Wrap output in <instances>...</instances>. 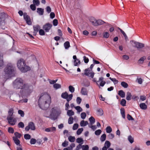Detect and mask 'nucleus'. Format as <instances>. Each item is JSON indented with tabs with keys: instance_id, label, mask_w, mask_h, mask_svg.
<instances>
[{
	"instance_id": "nucleus-61",
	"label": "nucleus",
	"mask_w": 150,
	"mask_h": 150,
	"mask_svg": "<svg viewBox=\"0 0 150 150\" xmlns=\"http://www.w3.org/2000/svg\"><path fill=\"white\" fill-rule=\"evenodd\" d=\"M101 131L100 129H98L95 131V134L97 135H99L101 133Z\"/></svg>"
},
{
	"instance_id": "nucleus-28",
	"label": "nucleus",
	"mask_w": 150,
	"mask_h": 150,
	"mask_svg": "<svg viewBox=\"0 0 150 150\" xmlns=\"http://www.w3.org/2000/svg\"><path fill=\"white\" fill-rule=\"evenodd\" d=\"M132 96V95L131 93L129 92H127L126 96V99L128 100H130L131 99Z\"/></svg>"
},
{
	"instance_id": "nucleus-24",
	"label": "nucleus",
	"mask_w": 150,
	"mask_h": 150,
	"mask_svg": "<svg viewBox=\"0 0 150 150\" xmlns=\"http://www.w3.org/2000/svg\"><path fill=\"white\" fill-rule=\"evenodd\" d=\"M67 115L70 117H71V116L74 115V112L72 110H69L67 111Z\"/></svg>"
},
{
	"instance_id": "nucleus-6",
	"label": "nucleus",
	"mask_w": 150,
	"mask_h": 150,
	"mask_svg": "<svg viewBox=\"0 0 150 150\" xmlns=\"http://www.w3.org/2000/svg\"><path fill=\"white\" fill-rule=\"evenodd\" d=\"M7 17V15L4 13L0 14V25L1 28L4 30L5 29V27L4 26L5 24L4 21Z\"/></svg>"
},
{
	"instance_id": "nucleus-48",
	"label": "nucleus",
	"mask_w": 150,
	"mask_h": 150,
	"mask_svg": "<svg viewBox=\"0 0 150 150\" xmlns=\"http://www.w3.org/2000/svg\"><path fill=\"white\" fill-rule=\"evenodd\" d=\"M83 130V128H81L79 129L76 132V134L77 135H80L82 132Z\"/></svg>"
},
{
	"instance_id": "nucleus-21",
	"label": "nucleus",
	"mask_w": 150,
	"mask_h": 150,
	"mask_svg": "<svg viewBox=\"0 0 150 150\" xmlns=\"http://www.w3.org/2000/svg\"><path fill=\"white\" fill-rule=\"evenodd\" d=\"M13 139L16 145H19V146H20V141L17 138H14V137H13Z\"/></svg>"
},
{
	"instance_id": "nucleus-36",
	"label": "nucleus",
	"mask_w": 150,
	"mask_h": 150,
	"mask_svg": "<svg viewBox=\"0 0 150 150\" xmlns=\"http://www.w3.org/2000/svg\"><path fill=\"white\" fill-rule=\"evenodd\" d=\"M106 135L105 134H103L100 137V139L102 142H103L106 139Z\"/></svg>"
},
{
	"instance_id": "nucleus-46",
	"label": "nucleus",
	"mask_w": 150,
	"mask_h": 150,
	"mask_svg": "<svg viewBox=\"0 0 150 150\" xmlns=\"http://www.w3.org/2000/svg\"><path fill=\"white\" fill-rule=\"evenodd\" d=\"M106 131L108 133H110L112 131V129L110 126H108L106 128Z\"/></svg>"
},
{
	"instance_id": "nucleus-49",
	"label": "nucleus",
	"mask_w": 150,
	"mask_h": 150,
	"mask_svg": "<svg viewBox=\"0 0 150 150\" xmlns=\"http://www.w3.org/2000/svg\"><path fill=\"white\" fill-rule=\"evenodd\" d=\"M75 144L74 143H71L68 148L69 150H72L73 148L75 147Z\"/></svg>"
},
{
	"instance_id": "nucleus-2",
	"label": "nucleus",
	"mask_w": 150,
	"mask_h": 150,
	"mask_svg": "<svg viewBox=\"0 0 150 150\" xmlns=\"http://www.w3.org/2000/svg\"><path fill=\"white\" fill-rule=\"evenodd\" d=\"M51 100L50 96L46 92L41 93L39 96L38 100V105L40 108L42 107L46 108V105L49 103Z\"/></svg>"
},
{
	"instance_id": "nucleus-25",
	"label": "nucleus",
	"mask_w": 150,
	"mask_h": 150,
	"mask_svg": "<svg viewBox=\"0 0 150 150\" xmlns=\"http://www.w3.org/2000/svg\"><path fill=\"white\" fill-rule=\"evenodd\" d=\"M97 114L99 116H101L103 114V110L101 108H99L97 110Z\"/></svg>"
},
{
	"instance_id": "nucleus-58",
	"label": "nucleus",
	"mask_w": 150,
	"mask_h": 150,
	"mask_svg": "<svg viewBox=\"0 0 150 150\" xmlns=\"http://www.w3.org/2000/svg\"><path fill=\"white\" fill-rule=\"evenodd\" d=\"M109 26L110 27V28H109V31L110 34H111L114 31V28L113 27L111 26V25L109 24Z\"/></svg>"
},
{
	"instance_id": "nucleus-55",
	"label": "nucleus",
	"mask_w": 150,
	"mask_h": 150,
	"mask_svg": "<svg viewBox=\"0 0 150 150\" xmlns=\"http://www.w3.org/2000/svg\"><path fill=\"white\" fill-rule=\"evenodd\" d=\"M75 108L79 112H81L83 110L82 108L80 106L75 107Z\"/></svg>"
},
{
	"instance_id": "nucleus-32",
	"label": "nucleus",
	"mask_w": 150,
	"mask_h": 150,
	"mask_svg": "<svg viewBox=\"0 0 150 150\" xmlns=\"http://www.w3.org/2000/svg\"><path fill=\"white\" fill-rule=\"evenodd\" d=\"M76 142L79 143H81L80 144H82L83 143V139L81 138H78L76 139Z\"/></svg>"
},
{
	"instance_id": "nucleus-43",
	"label": "nucleus",
	"mask_w": 150,
	"mask_h": 150,
	"mask_svg": "<svg viewBox=\"0 0 150 150\" xmlns=\"http://www.w3.org/2000/svg\"><path fill=\"white\" fill-rule=\"evenodd\" d=\"M33 4L36 6H39L40 4V2L39 0H33Z\"/></svg>"
},
{
	"instance_id": "nucleus-39",
	"label": "nucleus",
	"mask_w": 150,
	"mask_h": 150,
	"mask_svg": "<svg viewBox=\"0 0 150 150\" xmlns=\"http://www.w3.org/2000/svg\"><path fill=\"white\" fill-rule=\"evenodd\" d=\"M121 85L125 88H127L128 86V84L124 81L121 82Z\"/></svg>"
},
{
	"instance_id": "nucleus-42",
	"label": "nucleus",
	"mask_w": 150,
	"mask_h": 150,
	"mask_svg": "<svg viewBox=\"0 0 150 150\" xmlns=\"http://www.w3.org/2000/svg\"><path fill=\"white\" fill-rule=\"evenodd\" d=\"M128 139L129 142L131 144L134 141V138L132 137L131 135L128 136Z\"/></svg>"
},
{
	"instance_id": "nucleus-17",
	"label": "nucleus",
	"mask_w": 150,
	"mask_h": 150,
	"mask_svg": "<svg viewBox=\"0 0 150 150\" xmlns=\"http://www.w3.org/2000/svg\"><path fill=\"white\" fill-rule=\"evenodd\" d=\"M37 12L40 15H42L44 13V9L41 8H37Z\"/></svg>"
},
{
	"instance_id": "nucleus-11",
	"label": "nucleus",
	"mask_w": 150,
	"mask_h": 150,
	"mask_svg": "<svg viewBox=\"0 0 150 150\" xmlns=\"http://www.w3.org/2000/svg\"><path fill=\"white\" fill-rule=\"evenodd\" d=\"M73 58L74 59V66H77L81 64L80 60L79 59H77L76 55H74Z\"/></svg>"
},
{
	"instance_id": "nucleus-18",
	"label": "nucleus",
	"mask_w": 150,
	"mask_h": 150,
	"mask_svg": "<svg viewBox=\"0 0 150 150\" xmlns=\"http://www.w3.org/2000/svg\"><path fill=\"white\" fill-rule=\"evenodd\" d=\"M118 95L122 98H124L125 96V93L122 90L118 91Z\"/></svg>"
},
{
	"instance_id": "nucleus-3",
	"label": "nucleus",
	"mask_w": 150,
	"mask_h": 150,
	"mask_svg": "<svg viewBox=\"0 0 150 150\" xmlns=\"http://www.w3.org/2000/svg\"><path fill=\"white\" fill-rule=\"evenodd\" d=\"M17 64L18 67L22 72L25 73L30 70V67L26 65L25 61L22 58L18 60Z\"/></svg>"
},
{
	"instance_id": "nucleus-31",
	"label": "nucleus",
	"mask_w": 150,
	"mask_h": 150,
	"mask_svg": "<svg viewBox=\"0 0 150 150\" xmlns=\"http://www.w3.org/2000/svg\"><path fill=\"white\" fill-rule=\"evenodd\" d=\"M64 46L66 49H68L70 47V43L69 41H66L64 44Z\"/></svg>"
},
{
	"instance_id": "nucleus-23",
	"label": "nucleus",
	"mask_w": 150,
	"mask_h": 150,
	"mask_svg": "<svg viewBox=\"0 0 150 150\" xmlns=\"http://www.w3.org/2000/svg\"><path fill=\"white\" fill-rule=\"evenodd\" d=\"M3 65V55L2 54L0 53V67H2Z\"/></svg>"
},
{
	"instance_id": "nucleus-20",
	"label": "nucleus",
	"mask_w": 150,
	"mask_h": 150,
	"mask_svg": "<svg viewBox=\"0 0 150 150\" xmlns=\"http://www.w3.org/2000/svg\"><path fill=\"white\" fill-rule=\"evenodd\" d=\"M69 95L67 92L63 93L61 95V97L64 99L67 98L69 97Z\"/></svg>"
},
{
	"instance_id": "nucleus-44",
	"label": "nucleus",
	"mask_w": 150,
	"mask_h": 150,
	"mask_svg": "<svg viewBox=\"0 0 150 150\" xmlns=\"http://www.w3.org/2000/svg\"><path fill=\"white\" fill-rule=\"evenodd\" d=\"M110 146V143L108 141H106L104 144V146L107 147V148H109Z\"/></svg>"
},
{
	"instance_id": "nucleus-52",
	"label": "nucleus",
	"mask_w": 150,
	"mask_h": 150,
	"mask_svg": "<svg viewBox=\"0 0 150 150\" xmlns=\"http://www.w3.org/2000/svg\"><path fill=\"white\" fill-rule=\"evenodd\" d=\"M74 119L72 117H70L68 119V123L72 124L73 123Z\"/></svg>"
},
{
	"instance_id": "nucleus-27",
	"label": "nucleus",
	"mask_w": 150,
	"mask_h": 150,
	"mask_svg": "<svg viewBox=\"0 0 150 150\" xmlns=\"http://www.w3.org/2000/svg\"><path fill=\"white\" fill-rule=\"evenodd\" d=\"M117 28L118 30H119L120 31V32H121V34L123 35V36L124 38H127V36L126 33L124 31H123L122 29H121L119 27H118Z\"/></svg>"
},
{
	"instance_id": "nucleus-41",
	"label": "nucleus",
	"mask_w": 150,
	"mask_h": 150,
	"mask_svg": "<svg viewBox=\"0 0 150 150\" xmlns=\"http://www.w3.org/2000/svg\"><path fill=\"white\" fill-rule=\"evenodd\" d=\"M14 135L15 136L14 138H17V139L20 138L21 136V134L17 132H15Z\"/></svg>"
},
{
	"instance_id": "nucleus-56",
	"label": "nucleus",
	"mask_w": 150,
	"mask_h": 150,
	"mask_svg": "<svg viewBox=\"0 0 150 150\" xmlns=\"http://www.w3.org/2000/svg\"><path fill=\"white\" fill-rule=\"evenodd\" d=\"M68 145V142L66 140L63 142L62 144V146L64 147L67 146Z\"/></svg>"
},
{
	"instance_id": "nucleus-57",
	"label": "nucleus",
	"mask_w": 150,
	"mask_h": 150,
	"mask_svg": "<svg viewBox=\"0 0 150 150\" xmlns=\"http://www.w3.org/2000/svg\"><path fill=\"white\" fill-rule=\"evenodd\" d=\"M18 127L19 128H23L24 127V123L22 122H20L18 124Z\"/></svg>"
},
{
	"instance_id": "nucleus-13",
	"label": "nucleus",
	"mask_w": 150,
	"mask_h": 150,
	"mask_svg": "<svg viewBox=\"0 0 150 150\" xmlns=\"http://www.w3.org/2000/svg\"><path fill=\"white\" fill-rule=\"evenodd\" d=\"M94 65V64H91V65L90 67V69H91L90 70H89V68H88L85 69L84 70V71L85 72L84 74L86 76H88L89 75V72H87V71H92V69L93 68V67Z\"/></svg>"
},
{
	"instance_id": "nucleus-50",
	"label": "nucleus",
	"mask_w": 150,
	"mask_h": 150,
	"mask_svg": "<svg viewBox=\"0 0 150 150\" xmlns=\"http://www.w3.org/2000/svg\"><path fill=\"white\" fill-rule=\"evenodd\" d=\"M24 138L26 139H30L31 136L29 134H25L24 135Z\"/></svg>"
},
{
	"instance_id": "nucleus-40",
	"label": "nucleus",
	"mask_w": 150,
	"mask_h": 150,
	"mask_svg": "<svg viewBox=\"0 0 150 150\" xmlns=\"http://www.w3.org/2000/svg\"><path fill=\"white\" fill-rule=\"evenodd\" d=\"M145 59L146 57L144 56L138 60L139 63L140 64H143L144 60Z\"/></svg>"
},
{
	"instance_id": "nucleus-53",
	"label": "nucleus",
	"mask_w": 150,
	"mask_h": 150,
	"mask_svg": "<svg viewBox=\"0 0 150 150\" xmlns=\"http://www.w3.org/2000/svg\"><path fill=\"white\" fill-rule=\"evenodd\" d=\"M82 148L83 150H88L89 147L88 145H83L82 146Z\"/></svg>"
},
{
	"instance_id": "nucleus-51",
	"label": "nucleus",
	"mask_w": 150,
	"mask_h": 150,
	"mask_svg": "<svg viewBox=\"0 0 150 150\" xmlns=\"http://www.w3.org/2000/svg\"><path fill=\"white\" fill-rule=\"evenodd\" d=\"M18 113L22 117H23L24 115V113L23 111L21 110H19L18 111Z\"/></svg>"
},
{
	"instance_id": "nucleus-54",
	"label": "nucleus",
	"mask_w": 150,
	"mask_h": 150,
	"mask_svg": "<svg viewBox=\"0 0 150 150\" xmlns=\"http://www.w3.org/2000/svg\"><path fill=\"white\" fill-rule=\"evenodd\" d=\"M81 116L82 119H84L86 116V114L85 112H83L81 113Z\"/></svg>"
},
{
	"instance_id": "nucleus-34",
	"label": "nucleus",
	"mask_w": 150,
	"mask_h": 150,
	"mask_svg": "<svg viewBox=\"0 0 150 150\" xmlns=\"http://www.w3.org/2000/svg\"><path fill=\"white\" fill-rule=\"evenodd\" d=\"M72 97L73 95L72 94L69 95V97L67 98L66 99L67 101L66 103L69 104V101L72 99Z\"/></svg>"
},
{
	"instance_id": "nucleus-15",
	"label": "nucleus",
	"mask_w": 150,
	"mask_h": 150,
	"mask_svg": "<svg viewBox=\"0 0 150 150\" xmlns=\"http://www.w3.org/2000/svg\"><path fill=\"white\" fill-rule=\"evenodd\" d=\"M28 124L30 129L33 130H35V126L34 123L33 122H30L28 123Z\"/></svg>"
},
{
	"instance_id": "nucleus-47",
	"label": "nucleus",
	"mask_w": 150,
	"mask_h": 150,
	"mask_svg": "<svg viewBox=\"0 0 150 150\" xmlns=\"http://www.w3.org/2000/svg\"><path fill=\"white\" fill-rule=\"evenodd\" d=\"M110 79L115 84H117L118 82V80L115 78H112L111 77H110Z\"/></svg>"
},
{
	"instance_id": "nucleus-60",
	"label": "nucleus",
	"mask_w": 150,
	"mask_h": 150,
	"mask_svg": "<svg viewBox=\"0 0 150 150\" xmlns=\"http://www.w3.org/2000/svg\"><path fill=\"white\" fill-rule=\"evenodd\" d=\"M79 125L77 123L74 124L73 127V129L74 130L76 129L78 127Z\"/></svg>"
},
{
	"instance_id": "nucleus-30",
	"label": "nucleus",
	"mask_w": 150,
	"mask_h": 150,
	"mask_svg": "<svg viewBox=\"0 0 150 150\" xmlns=\"http://www.w3.org/2000/svg\"><path fill=\"white\" fill-rule=\"evenodd\" d=\"M120 112L122 117L125 119V110L123 108H121L120 109Z\"/></svg>"
},
{
	"instance_id": "nucleus-37",
	"label": "nucleus",
	"mask_w": 150,
	"mask_h": 150,
	"mask_svg": "<svg viewBox=\"0 0 150 150\" xmlns=\"http://www.w3.org/2000/svg\"><path fill=\"white\" fill-rule=\"evenodd\" d=\"M126 101L125 99H122L120 101V104L123 106H125L126 105Z\"/></svg>"
},
{
	"instance_id": "nucleus-26",
	"label": "nucleus",
	"mask_w": 150,
	"mask_h": 150,
	"mask_svg": "<svg viewBox=\"0 0 150 150\" xmlns=\"http://www.w3.org/2000/svg\"><path fill=\"white\" fill-rule=\"evenodd\" d=\"M88 124V122L87 121H85L84 120L81 121L80 123L81 126H85Z\"/></svg>"
},
{
	"instance_id": "nucleus-14",
	"label": "nucleus",
	"mask_w": 150,
	"mask_h": 150,
	"mask_svg": "<svg viewBox=\"0 0 150 150\" xmlns=\"http://www.w3.org/2000/svg\"><path fill=\"white\" fill-rule=\"evenodd\" d=\"M13 108H11L8 111V115L7 116V118H8L12 117L13 115Z\"/></svg>"
},
{
	"instance_id": "nucleus-8",
	"label": "nucleus",
	"mask_w": 150,
	"mask_h": 150,
	"mask_svg": "<svg viewBox=\"0 0 150 150\" xmlns=\"http://www.w3.org/2000/svg\"><path fill=\"white\" fill-rule=\"evenodd\" d=\"M23 18L24 20L26 21L28 25H31L32 22L30 21V17L26 13H24Z\"/></svg>"
},
{
	"instance_id": "nucleus-62",
	"label": "nucleus",
	"mask_w": 150,
	"mask_h": 150,
	"mask_svg": "<svg viewBox=\"0 0 150 150\" xmlns=\"http://www.w3.org/2000/svg\"><path fill=\"white\" fill-rule=\"evenodd\" d=\"M30 8L33 11H35L36 9L35 5L34 4H32L30 5Z\"/></svg>"
},
{
	"instance_id": "nucleus-19",
	"label": "nucleus",
	"mask_w": 150,
	"mask_h": 150,
	"mask_svg": "<svg viewBox=\"0 0 150 150\" xmlns=\"http://www.w3.org/2000/svg\"><path fill=\"white\" fill-rule=\"evenodd\" d=\"M33 29L34 30V33H36L38 32L39 30L40 29V27L38 25H37L33 26Z\"/></svg>"
},
{
	"instance_id": "nucleus-29",
	"label": "nucleus",
	"mask_w": 150,
	"mask_h": 150,
	"mask_svg": "<svg viewBox=\"0 0 150 150\" xmlns=\"http://www.w3.org/2000/svg\"><path fill=\"white\" fill-rule=\"evenodd\" d=\"M89 120L90 121V123L91 125L93 124L95 121V119L92 116H91L89 118Z\"/></svg>"
},
{
	"instance_id": "nucleus-63",
	"label": "nucleus",
	"mask_w": 150,
	"mask_h": 150,
	"mask_svg": "<svg viewBox=\"0 0 150 150\" xmlns=\"http://www.w3.org/2000/svg\"><path fill=\"white\" fill-rule=\"evenodd\" d=\"M127 117L128 119L129 120H134V119L132 117L131 115H130L129 114H128L127 115Z\"/></svg>"
},
{
	"instance_id": "nucleus-45",
	"label": "nucleus",
	"mask_w": 150,
	"mask_h": 150,
	"mask_svg": "<svg viewBox=\"0 0 150 150\" xmlns=\"http://www.w3.org/2000/svg\"><path fill=\"white\" fill-rule=\"evenodd\" d=\"M69 91L72 93H73L75 90L74 88L72 86H69Z\"/></svg>"
},
{
	"instance_id": "nucleus-22",
	"label": "nucleus",
	"mask_w": 150,
	"mask_h": 150,
	"mask_svg": "<svg viewBox=\"0 0 150 150\" xmlns=\"http://www.w3.org/2000/svg\"><path fill=\"white\" fill-rule=\"evenodd\" d=\"M140 108L143 110H146L147 108V106L145 103H141L139 105Z\"/></svg>"
},
{
	"instance_id": "nucleus-5",
	"label": "nucleus",
	"mask_w": 150,
	"mask_h": 150,
	"mask_svg": "<svg viewBox=\"0 0 150 150\" xmlns=\"http://www.w3.org/2000/svg\"><path fill=\"white\" fill-rule=\"evenodd\" d=\"M89 21L92 25L94 26L101 25L103 24L104 23H105V22L103 21L100 19L97 20L93 17L90 18Z\"/></svg>"
},
{
	"instance_id": "nucleus-35",
	"label": "nucleus",
	"mask_w": 150,
	"mask_h": 150,
	"mask_svg": "<svg viewBox=\"0 0 150 150\" xmlns=\"http://www.w3.org/2000/svg\"><path fill=\"white\" fill-rule=\"evenodd\" d=\"M53 86L56 89L60 88L61 87V85L58 83H55L53 85Z\"/></svg>"
},
{
	"instance_id": "nucleus-10",
	"label": "nucleus",
	"mask_w": 150,
	"mask_h": 150,
	"mask_svg": "<svg viewBox=\"0 0 150 150\" xmlns=\"http://www.w3.org/2000/svg\"><path fill=\"white\" fill-rule=\"evenodd\" d=\"M52 26V24L49 23H47L43 26V29L46 32H48Z\"/></svg>"
},
{
	"instance_id": "nucleus-12",
	"label": "nucleus",
	"mask_w": 150,
	"mask_h": 150,
	"mask_svg": "<svg viewBox=\"0 0 150 150\" xmlns=\"http://www.w3.org/2000/svg\"><path fill=\"white\" fill-rule=\"evenodd\" d=\"M55 112V111L54 112L52 111L50 115V118L53 120H56L57 117V116L56 115Z\"/></svg>"
},
{
	"instance_id": "nucleus-16",
	"label": "nucleus",
	"mask_w": 150,
	"mask_h": 150,
	"mask_svg": "<svg viewBox=\"0 0 150 150\" xmlns=\"http://www.w3.org/2000/svg\"><path fill=\"white\" fill-rule=\"evenodd\" d=\"M81 93L82 95H87L88 91L86 88L83 87L82 88Z\"/></svg>"
},
{
	"instance_id": "nucleus-7",
	"label": "nucleus",
	"mask_w": 150,
	"mask_h": 150,
	"mask_svg": "<svg viewBox=\"0 0 150 150\" xmlns=\"http://www.w3.org/2000/svg\"><path fill=\"white\" fill-rule=\"evenodd\" d=\"M130 42L134 46L137 47L138 49L142 48L144 47V44L141 43L137 42L133 40L131 41Z\"/></svg>"
},
{
	"instance_id": "nucleus-33",
	"label": "nucleus",
	"mask_w": 150,
	"mask_h": 150,
	"mask_svg": "<svg viewBox=\"0 0 150 150\" xmlns=\"http://www.w3.org/2000/svg\"><path fill=\"white\" fill-rule=\"evenodd\" d=\"M68 139L71 142H74L75 140V138L74 137H72L70 136L68 137Z\"/></svg>"
},
{
	"instance_id": "nucleus-1",
	"label": "nucleus",
	"mask_w": 150,
	"mask_h": 150,
	"mask_svg": "<svg viewBox=\"0 0 150 150\" xmlns=\"http://www.w3.org/2000/svg\"><path fill=\"white\" fill-rule=\"evenodd\" d=\"M13 86L14 88L17 89H20L19 94V97L23 98L24 96L28 95L33 91V86L28 83L21 78H17L13 83Z\"/></svg>"
},
{
	"instance_id": "nucleus-38",
	"label": "nucleus",
	"mask_w": 150,
	"mask_h": 150,
	"mask_svg": "<svg viewBox=\"0 0 150 150\" xmlns=\"http://www.w3.org/2000/svg\"><path fill=\"white\" fill-rule=\"evenodd\" d=\"M104 38H108L109 36L111 37L110 34L108 32H104L103 34Z\"/></svg>"
},
{
	"instance_id": "nucleus-64",
	"label": "nucleus",
	"mask_w": 150,
	"mask_h": 150,
	"mask_svg": "<svg viewBox=\"0 0 150 150\" xmlns=\"http://www.w3.org/2000/svg\"><path fill=\"white\" fill-rule=\"evenodd\" d=\"M53 25L54 26L57 25L58 23V21L56 19H54L53 21Z\"/></svg>"
},
{
	"instance_id": "nucleus-59",
	"label": "nucleus",
	"mask_w": 150,
	"mask_h": 150,
	"mask_svg": "<svg viewBox=\"0 0 150 150\" xmlns=\"http://www.w3.org/2000/svg\"><path fill=\"white\" fill-rule=\"evenodd\" d=\"M8 132L9 133H13L14 132L13 129L11 127H9L8 128Z\"/></svg>"
},
{
	"instance_id": "nucleus-9",
	"label": "nucleus",
	"mask_w": 150,
	"mask_h": 150,
	"mask_svg": "<svg viewBox=\"0 0 150 150\" xmlns=\"http://www.w3.org/2000/svg\"><path fill=\"white\" fill-rule=\"evenodd\" d=\"M7 120L8 121V124L11 125H15L16 122L17 120L16 118L13 117L8 118H6Z\"/></svg>"
},
{
	"instance_id": "nucleus-4",
	"label": "nucleus",
	"mask_w": 150,
	"mask_h": 150,
	"mask_svg": "<svg viewBox=\"0 0 150 150\" xmlns=\"http://www.w3.org/2000/svg\"><path fill=\"white\" fill-rule=\"evenodd\" d=\"M5 74L9 77L14 76L16 73V68L13 65L8 63L4 69Z\"/></svg>"
}]
</instances>
